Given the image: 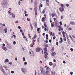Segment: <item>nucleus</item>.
Masks as SVG:
<instances>
[{"label":"nucleus","mask_w":75,"mask_h":75,"mask_svg":"<svg viewBox=\"0 0 75 75\" xmlns=\"http://www.w3.org/2000/svg\"><path fill=\"white\" fill-rule=\"evenodd\" d=\"M34 11H35V12H37V3L36 1H35L34 2Z\"/></svg>","instance_id":"1"},{"label":"nucleus","mask_w":75,"mask_h":75,"mask_svg":"<svg viewBox=\"0 0 75 75\" xmlns=\"http://www.w3.org/2000/svg\"><path fill=\"white\" fill-rule=\"evenodd\" d=\"M62 34L63 35V37H65V34L66 37H68V35L67 34V33H66V32L63 31H62Z\"/></svg>","instance_id":"2"},{"label":"nucleus","mask_w":75,"mask_h":75,"mask_svg":"<svg viewBox=\"0 0 75 75\" xmlns=\"http://www.w3.org/2000/svg\"><path fill=\"white\" fill-rule=\"evenodd\" d=\"M50 72H51V69H50L49 67H48L46 69V74H48Z\"/></svg>","instance_id":"3"},{"label":"nucleus","mask_w":75,"mask_h":75,"mask_svg":"<svg viewBox=\"0 0 75 75\" xmlns=\"http://www.w3.org/2000/svg\"><path fill=\"white\" fill-rule=\"evenodd\" d=\"M21 71L24 74H25V72H27V70L24 68H21Z\"/></svg>","instance_id":"4"},{"label":"nucleus","mask_w":75,"mask_h":75,"mask_svg":"<svg viewBox=\"0 0 75 75\" xmlns=\"http://www.w3.org/2000/svg\"><path fill=\"white\" fill-rule=\"evenodd\" d=\"M7 1L6 0H4L2 2V5H6V4H7Z\"/></svg>","instance_id":"5"},{"label":"nucleus","mask_w":75,"mask_h":75,"mask_svg":"<svg viewBox=\"0 0 75 75\" xmlns=\"http://www.w3.org/2000/svg\"><path fill=\"white\" fill-rule=\"evenodd\" d=\"M1 71H2L3 74H4V75H7V73L4 71V69H2L1 70Z\"/></svg>","instance_id":"6"},{"label":"nucleus","mask_w":75,"mask_h":75,"mask_svg":"<svg viewBox=\"0 0 75 75\" xmlns=\"http://www.w3.org/2000/svg\"><path fill=\"white\" fill-rule=\"evenodd\" d=\"M42 50V49L40 47H37L36 49V52H40V50Z\"/></svg>","instance_id":"7"},{"label":"nucleus","mask_w":75,"mask_h":75,"mask_svg":"<svg viewBox=\"0 0 75 75\" xmlns=\"http://www.w3.org/2000/svg\"><path fill=\"white\" fill-rule=\"evenodd\" d=\"M41 73L42 75H45V74H46V72H45V70H43L42 71Z\"/></svg>","instance_id":"8"},{"label":"nucleus","mask_w":75,"mask_h":75,"mask_svg":"<svg viewBox=\"0 0 75 75\" xmlns=\"http://www.w3.org/2000/svg\"><path fill=\"white\" fill-rule=\"evenodd\" d=\"M51 75H55V72L54 71V70H52L51 72Z\"/></svg>","instance_id":"9"},{"label":"nucleus","mask_w":75,"mask_h":75,"mask_svg":"<svg viewBox=\"0 0 75 75\" xmlns=\"http://www.w3.org/2000/svg\"><path fill=\"white\" fill-rule=\"evenodd\" d=\"M33 25H34L35 27H37V23L35 22H34L33 23Z\"/></svg>","instance_id":"10"},{"label":"nucleus","mask_w":75,"mask_h":75,"mask_svg":"<svg viewBox=\"0 0 75 75\" xmlns=\"http://www.w3.org/2000/svg\"><path fill=\"white\" fill-rule=\"evenodd\" d=\"M59 10H60L61 12H62V11H64V8L61 7L59 8Z\"/></svg>","instance_id":"11"},{"label":"nucleus","mask_w":75,"mask_h":75,"mask_svg":"<svg viewBox=\"0 0 75 75\" xmlns=\"http://www.w3.org/2000/svg\"><path fill=\"white\" fill-rule=\"evenodd\" d=\"M56 54V53L55 52H53L51 54V55L52 56H54V55Z\"/></svg>","instance_id":"12"},{"label":"nucleus","mask_w":75,"mask_h":75,"mask_svg":"<svg viewBox=\"0 0 75 75\" xmlns=\"http://www.w3.org/2000/svg\"><path fill=\"white\" fill-rule=\"evenodd\" d=\"M37 38V35L36 34H35L34 37L32 39L34 40V39H35Z\"/></svg>","instance_id":"13"},{"label":"nucleus","mask_w":75,"mask_h":75,"mask_svg":"<svg viewBox=\"0 0 75 75\" xmlns=\"http://www.w3.org/2000/svg\"><path fill=\"white\" fill-rule=\"evenodd\" d=\"M54 25H55L54 22H53L51 23V26L52 27H54Z\"/></svg>","instance_id":"14"},{"label":"nucleus","mask_w":75,"mask_h":75,"mask_svg":"<svg viewBox=\"0 0 75 75\" xmlns=\"http://www.w3.org/2000/svg\"><path fill=\"white\" fill-rule=\"evenodd\" d=\"M2 48L4 51H7V48L4 46L2 47Z\"/></svg>","instance_id":"15"},{"label":"nucleus","mask_w":75,"mask_h":75,"mask_svg":"<svg viewBox=\"0 0 75 75\" xmlns=\"http://www.w3.org/2000/svg\"><path fill=\"white\" fill-rule=\"evenodd\" d=\"M4 67L6 71H7V70H8V69H7V66H4Z\"/></svg>","instance_id":"16"},{"label":"nucleus","mask_w":75,"mask_h":75,"mask_svg":"<svg viewBox=\"0 0 75 75\" xmlns=\"http://www.w3.org/2000/svg\"><path fill=\"white\" fill-rule=\"evenodd\" d=\"M70 24H72V25H74V24L75 25V23L73 21H71L70 22Z\"/></svg>","instance_id":"17"},{"label":"nucleus","mask_w":75,"mask_h":75,"mask_svg":"<svg viewBox=\"0 0 75 75\" xmlns=\"http://www.w3.org/2000/svg\"><path fill=\"white\" fill-rule=\"evenodd\" d=\"M10 15H12V17H13V18H14L15 17V15L13 14V13H10Z\"/></svg>","instance_id":"18"},{"label":"nucleus","mask_w":75,"mask_h":75,"mask_svg":"<svg viewBox=\"0 0 75 75\" xmlns=\"http://www.w3.org/2000/svg\"><path fill=\"white\" fill-rule=\"evenodd\" d=\"M40 71H44V70H43L44 69L42 67H40Z\"/></svg>","instance_id":"19"},{"label":"nucleus","mask_w":75,"mask_h":75,"mask_svg":"<svg viewBox=\"0 0 75 75\" xmlns=\"http://www.w3.org/2000/svg\"><path fill=\"white\" fill-rule=\"evenodd\" d=\"M42 22L45 21V17H43L42 18Z\"/></svg>","instance_id":"20"},{"label":"nucleus","mask_w":75,"mask_h":75,"mask_svg":"<svg viewBox=\"0 0 75 75\" xmlns=\"http://www.w3.org/2000/svg\"><path fill=\"white\" fill-rule=\"evenodd\" d=\"M30 25L31 27V30H32L33 27V25H32V24L31 23H30Z\"/></svg>","instance_id":"21"},{"label":"nucleus","mask_w":75,"mask_h":75,"mask_svg":"<svg viewBox=\"0 0 75 75\" xmlns=\"http://www.w3.org/2000/svg\"><path fill=\"white\" fill-rule=\"evenodd\" d=\"M61 30L63 31V28L62 27H60V28L59 29V31H60Z\"/></svg>","instance_id":"22"},{"label":"nucleus","mask_w":75,"mask_h":75,"mask_svg":"<svg viewBox=\"0 0 75 75\" xmlns=\"http://www.w3.org/2000/svg\"><path fill=\"white\" fill-rule=\"evenodd\" d=\"M4 31H5V33H7V28H5Z\"/></svg>","instance_id":"23"},{"label":"nucleus","mask_w":75,"mask_h":75,"mask_svg":"<svg viewBox=\"0 0 75 75\" xmlns=\"http://www.w3.org/2000/svg\"><path fill=\"white\" fill-rule=\"evenodd\" d=\"M44 52H47V48H45L44 49Z\"/></svg>","instance_id":"24"},{"label":"nucleus","mask_w":75,"mask_h":75,"mask_svg":"<svg viewBox=\"0 0 75 75\" xmlns=\"http://www.w3.org/2000/svg\"><path fill=\"white\" fill-rule=\"evenodd\" d=\"M44 25L45 27V28L47 27V25L46 24V23H44Z\"/></svg>","instance_id":"25"},{"label":"nucleus","mask_w":75,"mask_h":75,"mask_svg":"<svg viewBox=\"0 0 75 75\" xmlns=\"http://www.w3.org/2000/svg\"><path fill=\"white\" fill-rule=\"evenodd\" d=\"M8 59H6L5 60V62H8Z\"/></svg>","instance_id":"26"},{"label":"nucleus","mask_w":75,"mask_h":75,"mask_svg":"<svg viewBox=\"0 0 75 75\" xmlns=\"http://www.w3.org/2000/svg\"><path fill=\"white\" fill-rule=\"evenodd\" d=\"M44 53H45V55H48V53H47V52H44Z\"/></svg>","instance_id":"27"},{"label":"nucleus","mask_w":75,"mask_h":75,"mask_svg":"<svg viewBox=\"0 0 75 75\" xmlns=\"http://www.w3.org/2000/svg\"><path fill=\"white\" fill-rule=\"evenodd\" d=\"M45 46L46 48H47V47H48V45H47V44H45Z\"/></svg>","instance_id":"28"},{"label":"nucleus","mask_w":75,"mask_h":75,"mask_svg":"<svg viewBox=\"0 0 75 75\" xmlns=\"http://www.w3.org/2000/svg\"><path fill=\"white\" fill-rule=\"evenodd\" d=\"M63 40H64V41H67V38H64Z\"/></svg>","instance_id":"29"},{"label":"nucleus","mask_w":75,"mask_h":75,"mask_svg":"<svg viewBox=\"0 0 75 75\" xmlns=\"http://www.w3.org/2000/svg\"><path fill=\"white\" fill-rule=\"evenodd\" d=\"M54 47H53L52 48V50H51V52H53V51H54Z\"/></svg>","instance_id":"30"},{"label":"nucleus","mask_w":75,"mask_h":75,"mask_svg":"<svg viewBox=\"0 0 75 75\" xmlns=\"http://www.w3.org/2000/svg\"><path fill=\"white\" fill-rule=\"evenodd\" d=\"M49 65H52V62H50V63H49Z\"/></svg>","instance_id":"31"},{"label":"nucleus","mask_w":75,"mask_h":75,"mask_svg":"<svg viewBox=\"0 0 75 75\" xmlns=\"http://www.w3.org/2000/svg\"><path fill=\"white\" fill-rule=\"evenodd\" d=\"M54 16H55V14H54V13H52V17H54Z\"/></svg>","instance_id":"32"},{"label":"nucleus","mask_w":75,"mask_h":75,"mask_svg":"<svg viewBox=\"0 0 75 75\" xmlns=\"http://www.w3.org/2000/svg\"><path fill=\"white\" fill-rule=\"evenodd\" d=\"M69 37H70V38L72 40H74V39H73V38H72V37L71 36L69 35Z\"/></svg>","instance_id":"33"},{"label":"nucleus","mask_w":75,"mask_h":75,"mask_svg":"<svg viewBox=\"0 0 75 75\" xmlns=\"http://www.w3.org/2000/svg\"><path fill=\"white\" fill-rule=\"evenodd\" d=\"M37 15V12H35V17H36Z\"/></svg>","instance_id":"34"},{"label":"nucleus","mask_w":75,"mask_h":75,"mask_svg":"<svg viewBox=\"0 0 75 75\" xmlns=\"http://www.w3.org/2000/svg\"><path fill=\"white\" fill-rule=\"evenodd\" d=\"M10 11H11V9L10 10L8 11V13H9V14H10L11 13V12Z\"/></svg>","instance_id":"35"},{"label":"nucleus","mask_w":75,"mask_h":75,"mask_svg":"<svg viewBox=\"0 0 75 75\" xmlns=\"http://www.w3.org/2000/svg\"><path fill=\"white\" fill-rule=\"evenodd\" d=\"M60 40H61V41L62 42H63V40L62 39V38H60Z\"/></svg>","instance_id":"36"},{"label":"nucleus","mask_w":75,"mask_h":75,"mask_svg":"<svg viewBox=\"0 0 75 75\" xmlns=\"http://www.w3.org/2000/svg\"><path fill=\"white\" fill-rule=\"evenodd\" d=\"M60 18H61V19H63V18H64V16H61Z\"/></svg>","instance_id":"37"},{"label":"nucleus","mask_w":75,"mask_h":75,"mask_svg":"<svg viewBox=\"0 0 75 75\" xmlns=\"http://www.w3.org/2000/svg\"><path fill=\"white\" fill-rule=\"evenodd\" d=\"M47 55H45V58H47L48 57V56H47Z\"/></svg>","instance_id":"38"},{"label":"nucleus","mask_w":75,"mask_h":75,"mask_svg":"<svg viewBox=\"0 0 75 75\" xmlns=\"http://www.w3.org/2000/svg\"><path fill=\"white\" fill-rule=\"evenodd\" d=\"M40 30V28H38V29H37V31H39Z\"/></svg>","instance_id":"39"},{"label":"nucleus","mask_w":75,"mask_h":75,"mask_svg":"<svg viewBox=\"0 0 75 75\" xmlns=\"http://www.w3.org/2000/svg\"><path fill=\"white\" fill-rule=\"evenodd\" d=\"M59 23L60 25H61L62 24V22L61 21Z\"/></svg>","instance_id":"40"},{"label":"nucleus","mask_w":75,"mask_h":75,"mask_svg":"<svg viewBox=\"0 0 75 75\" xmlns=\"http://www.w3.org/2000/svg\"><path fill=\"white\" fill-rule=\"evenodd\" d=\"M30 46L32 47H33V44H30Z\"/></svg>","instance_id":"41"},{"label":"nucleus","mask_w":75,"mask_h":75,"mask_svg":"<svg viewBox=\"0 0 75 75\" xmlns=\"http://www.w3.org/2000/svg\"><path fill=\"white\" fill-rule=\"evenodd\" d=\"M68 29L69 30H72V28H69Z\"/></svg>","instance_id":"42"},{"label":"nucleus","mask_w":75,"mask_h":75,"mask_svg":"<svg viewBox=\"0 0 75 75\" xmlns=\"http://www.w3.org/2000/svg\"><path fill=\"white\" fill-rule=\"evenodd\" d=\"M61 6H62V8L64 7V5L62 4H61Z\"/></svg>","instance_id":"43"},{"label":"nucleus","mask_w":75,"mask_h":75,"mask_svg":"<svg viewBox=\"0 0 75 75\" xmlns=\"http://www.w3.org/2000/svg\"><path fill=\"white\" fill-rule=\"evenodd\" d=\"M13 44L14 45H15L16 44V42L15 41H14L13 42Z\"/></svg>","instance_id":"44"},{"label":"nucleus","mask_w":75,"mask_h":75,"mask_svg":"<svg viewBox=\"0 0 75 75\" xmlns=\"http://www.w3.org/2000/svg\"><path fill=\"white\" fill-rule=\"evenodd\" d=\"M11 74H14V71H11Z\"/></svg>","instance_id":"45"},{"label":"nucleus","mask_w":75,"mask_h":75,"mask_svg":"<svg viewBox=\"0 0 75 75\" xmlns=\"http://www.w3.org/2000/svg\"><path fill=\"white\" fill-rule=\"evenodd\" d=\"M22 34L23 36H24V32H23L22 33Z\"/></svg>","instance_id":"46"},{"label":"nucleus","mask_w":75,"mask_h":75,"mask_svg":"<svg viewBox=\"0 0 75 75\" xmlns=\"http://www.w3.org/2000/svg\"><path fill=\"white\" fill-rule=\"evenodd\" d=\"M70 50H71V51H74V49L73 48H71L70 49Z\"/></svg>","instance_id":"47"},{"label":"nucleus","mask_w":75,"mask_h":75,"mask_svg":"<svg viewBox=\"0 0 75 75\" xmlns=\"http://www.w3.org/2000/svg\"><path fill=\"white\" fill-rule=\"evenodd\" d=\"M72 36L73 38H75V35H72Z\"/></svg>","instance_id":"48"},{"label":"nucleus","mask_w":75,"mask_h":75,"mask_svg":"<svg viewBox=\"0 0 75 75\" xmlns=\"http://www.w3.org/2000/svg\"><path fill=\"white\" fill-rule=\"evenodd\" d=\"M23 61H25V57H23Z\"/></svg>","instance_id":"49"},{"label":"nucleus","mask_w":75,"mask_h":75,"mask_svg":"<svg viewBox=\"0 0 75 75\" xmlns=\"http://www.w3.org/2000/svg\"><path fill=\"white\" fill-rule=\"evenodd\" d=\"M6 44L8 45V44H9V43H8L7 42H6Z\"/></svg>","instance_id":"50"},{"label":"nucleus","mask_w":75,"mask_h":75,"mask_svg":"<svg viewBox=\"0 0 75 75\" xmlns=\"http://www.w3.org/2000/svg\"><path fill=\"white\" fill-rule=\"evenodd\" d=\"M70 74L71 75H72V74H73V72L71 71L70 72Z\"/></svg>","instance_id":"51"},{"label":"nucleus","mask_w":75,"mask_h":75,"mask_svg":"<svg viewBox=\"0 0 75 75\" xmlns=\"http://www.w3.org/2000/svg\"><path fill=\"white\" fill-rule=\"evenodd\" d=\"M27 20L28 21H30V18H27Z\"/></svg>","instance_id":"52"},{"label":"nucleus","mask_w":75,"mask_h":75,"mask_svg":"<svg viewBox=\"0 0 75 75\" xmlns=\"http://www.w3.org/2000/svg\"><path fill=\"white\" fill-rule=\"evenodd\" d=\"M12 35L13 36V37L14 38H16V35H14L13 34Z\"/></svg>","instance_id":"53"},{"label":"nucleus","mask_w":75,"mask_h":75,"mask_svg":"<svg viewBox=\"0 0 75 75\" xmlns=\"http://www.w3.org/2000/svg\"><path fill=\"white\" fill-rule=\"evenodd\" d=\"M56 38V37H55V36H54L53 38V40H55V39Z\"/></svg>","instance_id":"54"},{"label":"nucleus","mask_w":75,"mask_h":75,"mask_svg":"<svg viewBox=\"0 0 75 75\" xmlns=\"http://www.w3.org/2000/svg\"><path fill=\"white\" fill-rule=\"evenodd\" d=\"M56 66V64H53V67H55Z\"/></svg>","instance_id":"55"},{"label":"nucleus","mask_w":75,"mask_h":75,"mask_svg":"<svg viewBox=\"0 0 75 75\" xmlns=\"http://www.w3.org/2000/svg\"><path fill=\"white\" fill-rule=\"evenodd\" d=\"M27 62H25L24 63V65H27Z\"/></svg>","instance_id":"56"},{"label":"nucleus","mask_w":75,"mask_h":75,"mask_svg":"<svg viewBox=\"0 0 75 75\" xmlns=\"http://www.w3.org/2000/svg\"><path fill=\"white\" fill-rule=\"evenodd\" d=\"M56 44L57 45H58V42H56Z\"/></svg>","instance_id":"57"},{"label":"nucleus","mask_w":75,"mask_h":75,"mask_svg":"<svg viewBox=\"0 0 75 75\" xmlns=\"http://www.w3.org/2000/svg\"><path fill=\"white\" fill-rule=\"evenodd\" d=\"M15 61H17V58L15 57Z\"/></svg>","instance_id":"58"},{"label":"nucleus","mask_w":75,"mask_h":75,"mask_svg":"<svg viewBox=\"0 0 75 75\" xmlns=\"http://www.w3.org/2000/svg\"><path fill=\"white\" fill-rule=\"evenodd\" d=\"M17 24L18 23V21H16L15 22Z\"/></svg>","instance_id":"59"},{"label":"nucleus","mask_w":75,"mask_h":75,"mask_svg":"<svg viewBox=\"0 0 75 75\" xmlns=\"http://www.w3.org/2000/svg\"><path fill=\"white\" fill-rule=\"evenodd\" d=\"M18 28H19V29H21V27H20V26H19L18 27Z\"/></svg>","instance_id":"60"},{"label":"nucleus","mask_w":75,"mask_h":75,"mask_svg":"<svg viewBox=\"0 0 75 75\" xmlns=\"http://www.w3.org/2000/svg\"><path fill=\"white\" fill-rule=\"evenodd\" d=\"M20 31L21 33H22L23 32V30H22V29H21L20 30Z\"/></svg>","instance_id":"61"},{"label":"nucleus","mask_w":75,"mask_h":75,"mask_svg":"<svg viewBox=\"0 0 75 75\" xmlns=\"http://www.w3.org/2000/svg\"><path fill=\"white\" fill-rule=\"evenodd\" d=\"M25 16L26 17H27V16H28V14H25Z\"/></svg>","instance_id":"62"},{"label":"nucleus","mask_w":75,"mask_h":75,"mask_svg":"<svg viewBox=\"0 0 75 75\" xmlns=\"http://www.w3.org/2000/svg\"><path fill=\"white\" fill-rule=\"evenodd\" d=\"M38 42H40V40L39 39V38L37 40Z\"/></svg>","instance_id":"63"},{"label":"nucleus","mask_w":75,"mask_h":75,"mask_svg":"<svg viewBox=\"0 0 75 75\" xmlns=\"http://www.w3.org/2000/svg\"><path fill=\"white\" fill-rule=\"evenodd\" d=\"M24 14H26L27 13V11H24Z\"/></svg>","instance_id":"64"}]
</instances>
